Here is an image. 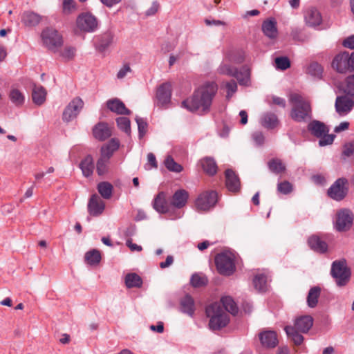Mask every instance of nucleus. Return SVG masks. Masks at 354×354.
Listing matches in <instances>:
<instances>
[{
    "label": "nucleus",
    "mask_w": 354,
    "mask_h": 354,
    "mask_svg": "<svg viewBox=\"0 0 354 354\" xmlns=\"http://www.w3.org/2000/svg\"><path fill=\"white\" fill-rule=\"evenodd\" d=\"M308 243L310 248L317 252L324 253L327 251V243L316 235L310 236Z\"/></svg>",
    "instance_id": "b1692460"
},
{
    "label": "nucleus",
    "mask_w": 354,
    "mask_h": 354,
    "mask_svg": "<svg viewBox=\"0 0 354 354\" xmlns=\"http://www.w3.org/2000/svg\"><path fill=\"white\" fill-rule=\"evenodd\" d=\"M279 121L277 116L273 113H266L261 118V125L268 129H274L278 126Z\"/></svg>",
    "instance_id": "bb28decb"
},
{
    "label": "nucleus",
    "mask_w": 354,
    "mask_h": 354,
    "mask_svg": "<svg viewBox=\"0 0 354 354\" xmlns=\"http://www.w3.org/2000/svg\"><path fill=\"white\" fill-rule=\"evenodd\" d=\"M330 273L338 286H346L351 274V270L344 259L335 261L332 263Z\"/></svg>",
    "instance_id": "20e7f679"
},
{
    "label": "nucleus",
    "mask_w": 354,
    "mask_h": 354,
    "mask_svg": "<svg viewBox=\"0 0 354 354\" xmlns=\"http://www.w3.org/2000/svg\"><path fill=\"white\" fill-rule=\"evenodd\" d=\"M96 17L90 12L80 14L76 20L77 28L83 32H90L95 31L97 28Z\"/></svg>",
    "instance_id": "1a4fd4ad"
},
{
    "label": "nucleus",
    "mask_w": 354,
    "mask_h": 354,
    "mask_svg": "<svg viewBox=\"0 0 354 354\" xmlns=\"http://www.w3.org/2000/svg\"><path fill=\"white\" fill-rule=\"evenodd\" d=\"M189 197L188 192L185 189H178L173 194L170 198L171 207L181 209L185 206Z\"/></svg>",
    "instance_id": "dca6fc26"
},
{
    "label": "nucleus",
    "mask_w": 354,
    "mask_h": 354,
    "mask_svg": "<svg viewBox=\"0 0 354 354\" xmlns=\"http://www.w3.org/2000/svg\"><path fill=\"white\" fill-rule=\"evenodd\" d=\"M319 138L320 140L319 141V145L320 146H326L333 143L335 138V136L333 134H328L327 133L323 135L322 137Z\"/></svg>",
    "instance_id": "6e6d98bb"
},
{
    "label": "nucleus",
    "mask_w": 354,
    "mask_h": 354,
    "mask_svg": "<svg viewBox=\"0 0 354 354\" xmlns=\"http://www.w3.org/2000/svg\"><path fill=\"white\" fill-rule=\"evenodd\" d=\"M41 38L44 46L54 53L57 52L63 44L62 37L53 28L44 30Z\"/></svg>",
    "instance_id": "423d86ee"
},
{
    "label": "nucleus",
    "mask_w": 354,
    "mask_h": 354,
    "mask_svg": "<svg viewBox=\"0 0 354 354\" xmlns=\"http://www.w3.org/2000/svg\"><path fill=\"white\" fill-rule=\"evenodd\" d=\"M75 54V49L73 47L66 46L62 51H60V56L66 59L69 60L74 57Z\"/></svg>",
    "instance_id": "603ef678"
},
{
    "label": "nucleus",
    "mask_w": 354,
    "mask_h": 354,
    "mask_svg": "<svg viewBox=\"0 0 354 354\" xmlns=\"http://www.w3.org/2000/svg\"><path fill=\"white\" fill-rule=\"evenodd\" d=\"M218 72L223 75L236 77L240 84L244 83V80H241L239 77L241 73L238 71L237 68L227 64L223 63L218 68Z\"/></svg>",
    "instance_id": "c85d7f7f"
},
{
    "label": "nucleus",
    "mask_w": 354,
    "mask_h": 354,
    "mask_svg": "<svg viewBox=\"0 0 354 354\" xmlns=\"http://www.w3.org/2000/svg\"><path fill=\"white\" fill-rule=\"evenodd\" d=\"M285 330L287 335L292 338L296 345H300L302 343L304 337L298 333L299 331L295 328L287 326L285 328Z\"/></svg>",
    "instance_id": "e433bc0d"
},
{
    "label": "nucleus",
    "mask_w": 354,
    "mask_h": 354,
    "mask_svg": "<svg viewBox=\"0 0 354 354\" xmlns=\"http://www.w3.org/2000/svg\"><path fill=\"white\" fill-rule=\"evenodd\" d=\"M159 8V3L158 2H153L151 7L147 10L146 14L147 15H153L158 12Z\"/></svg>",
    "instance_id": "69168bd1"
},
{
    "label": "nucleus",
    "mask_w": 354,
    "mask_h": 354,
    "mask_svg": "<svg viewBox=\"0 0 354 354\" xmlns=\"http://www.w3.org/2000/svg\"><path fill=\"white\" fill-rule=\"evenodd\" d=\"M217 89L215 83H207L195 91L192 97L184 100L182 106L190 111H207L209 109Z\"/></svg>",
    "instance_id": "f03ea898"
},
{
    "label": "nucleus",
    "mask_w": 354,
    "mask_h": 354,
    "mask_svg": "<svg viewBox=\"0 0 354 354\" xmlns=\"http://www.w3.org/2000/svg\"><path fill=\"white\" fill-rule=\"evenodd\" d=\"M261 344L266 348H274L278 344L277 333L273 330H266L259 335Z\"/></svg>",
    "instance_id": "6ab92c4d"
},
{
    "label": "nucleus",
    "mask_w": 354,
    "mask_h": 354,
    "mask_svg": "<svg viewBox=\"0 0 354 354\" xmlns=\"http://www.w3.org/2000/svg\"><path fill=\"white\" fill-rule=\"evenodd\" d=\"M253 139L257 145H262L264 142V136L261 132H255L253 134Z\"/></svg>",
    "instance_id": "338daca9"
},
{
    "label": "nucleus",
    "mask_w": 354,
    "mask_h": 354,
    "mask_svg": "<svg viewBox=\"0 0 354 354\" xmlns=\"http://www.w3.org/2000/svg\"><path fill=\"white\" fill-rule=\"evenodd\" d=\"M109 161L104 158L100 157L97 162L96 170L97 174L101 176L107 171V166Z\"/></svg>",
    "instance_id": "8fccbe9b"
},
{
    "label": "nucleus",
    "mask_w": 354,
    "mask_h": 354,
    "mask_svg": "<svg viewBox=\"0 0 354 354\" xmlns=\"http://www.w3.org/2000/svg\"><path fill=\"white\" fill-rule=\"evenodd\" d=\"M292 185L287 180H284L277 185V191L283 194H288L292 192Z\"/></svg>",
    "instance_id": "3c124183"
},
{
    "label": "nucleus",
    "mask_w": 354,
    "mask_h": 354,
    "mask_svg": "<svg viewBox=\"0 0 354 354\" xmlns=\"http://www.w3.org/2000/svg\"><path fill=\"white\" fill-rule=\"evenodd\" d=\"M84 106V102L80 97L73 98L65 108L62 119L65 122H70L75 119Z\"/></svg>",
    "instance_id": "9b49d317"
},
{
    "label": "nucleus",
    "mask_w": 354,
    "mask_h": 354,
    "mask_svg": "<svg viewBox=\"0 0 354 354\" xmlns=\"http://www.w3.org/2000/svg\"><path fill=\"white\" fill-rule=\"evenodd\" d=\"M80 168L84 176H89L94 169L93 159L91 156H87L80 163Z\"/></svg>",
    "instance_id": "473e14b6"
},
{
    "label": "nucleus",
    "mask_w": 354,
    "mask_h": 354,
    "mask_svg": "<svg viewBox=\"0 0 354 354\" xmlns=\"http://www.w3.org/2000/svg\"><path fill=\"white\" fill-rule=\"evenodd\" d=\"M203 171L209 176L214 175L217 171V165L212 158L206 157L201 160Z\"/></svg>",
    "instance_id": "c756f323"
},
{
    "label": "nucleus",
    "mask_w": 354,
    "mask_h": 354,
    "mask_svg": "<svg viewBox=\"0 0 354 354\" xmlns=\"http://www.w3.org/2000/svg\"><path fill=\"white\" fill-rule=\"evenodd\" d=\"M217 198V193L214 191L204 192L196 200V207L199 210H209L216 205Z\"/></svg>",
    "instance_id": "9d476101"
},
{
    "label": "nucleus",
    "mask_w": 354,
    "mask_h": 354,
    "mask_svg": "<svg viewBox=\"0 0 354 354\" xmlns=\"http://www.w3.org/2000/svg\"><path fill=\"white\" fill-rule=\"evenodd\" d=\"M215 263L218 272L229 276L235 270L234 256L230 253L223 252L215 257Z\"/></svg>",
    "instance_id": "0eeeda50"
},
{
    "label": "nucleus",
    "mask_w": 354,
    "mask_h": 354,
    "mask_svg": "<svg viewBox=\"0 0 354 354\" xmlns=\"http://www.w3.org/2000/svg\"><path fill=\"white\" fill-rule=\"evenodd\" d=\"M348 182L345 178H339L328 189V195L332 199L340 201L347 195Z\"/></svg>",
    "instance_id": "6e6552de"
},
{
    "label": "nucleus",
    "mask_w": 354,
    "mask_h": 354,
    "mask_svg": "<svg viewBox=\"0 0 354 354\" xmlns=\"http://www.w3.org/2000/svg\"><path fill=\"white\" fill-rule=\"evenodd\" d=\"M131 69L129 64H124L118 71L117 74V77L118 79H123L128 73H130Z\"/></svg>",
    "instance_id": "bf43d9fd"
},
{
    "label": "nucleus",
    "mask_w": 354,
    "mask_h": 354,
    "mask_svg": "<svg viewBox=\"0 0 354 354\" xmlns=\"http://www.w3.org/2000/svg\"><path fill=\"white\" fill-rule=\"evenodd\" d=\"M141 277L136 273H130L125 277V284L127 288H139L142 286Z\"/></svg>",
    "instance_id": "72a5a7b5"
},
{
    "label": "nucleus",
    "mask_w": 354,
    "mask_h": 354,
    "mask_svg": "<svg viewBox=\"0 0 354 354\" xmlns=\"http://www.w3.org/2000/svg\"><path fill=\"white\" fill-rule=\"evenodd\" d=\"M313 324V317L309 315H305L296 319L294 328L301 333H307L312 327Z\"/></svg>",
    "instance_id": "4be33fe9"
},
{
    "label": "nucleus",
    "mask_w": 354,
    "mask_h": 354,
    "mask_svg": "<svg viewBox=\"0 0 354 354\" xmlns=\"http://www.w3.org/2000/svg\"><path fill=\"white\" fill-rule=\"evenodd\" d=\"M113 151H111L110 149L106 147L105 145H104L101 148V154L100 157L104 158L109 161L111 157L113 156Z\"/></svg>",
    "instance_id": "052dcab7"
},
{
    "label": "nucleus",
    "mask_w": 354,
    "mask_h": 354,
    "mask_svg": "<svg viewBox=\"0 0 354 354\" xmlns=\"http://www.w3.org/2000/svg\"><path fill=\"white\" fill-rule=\"evenodd\" d=\"M332 66L337 72L344 73L354 71V52L349 54L343 52L337 55L332 62Z\"/></svg>",
    "instance_id": "39448f33"
},
{
    "label": "nucleus",
    "mask_w": 354,
    "mask_h": 354,
    "mask_svg": "<svg viewBox=\"0 0 354 354\" xmlns=\"http://www.w3.org/2000/svg\"><path fill=\"white\" fill-rule=\"evenodd\" d=\"M206 315L209 318V326L212 330H219L230 322L227 312L235 315L238 313V307L232 297L226 296L206 308Z\"/></svg>",
    "instance_id": "f257e3e1"
},
{
    "label": "nucleus",
    "mask_w": 354,
    "mask_h": 354,
    "mask_svg": "<svg viewBox=\"0 0 354 354\" xmlns=\"http://www.w3.org/2000/svg\"><path fill=\"white\" fill-rule=\"evenodd\" d=\"M305 21L309 26H316L321 24L322 17L317 9L311 8L306 11Z\"/></svg>",
    "instance_id": "5701e85b"
},
{
    "label": "nucleus",
    "mask_w": 354,
    "mask_h": 354,
    "mask_svg": "<svg viewBox=\"0 0 354 354\" xmlns=\"http://www.w3.org/2000/svg\"><path fill=\"white\" fill-rule=\"evenodd\" d=\"M310 133L317 138H322L323 135L328 133V128L322 122L314 120L309 123L308 126Z\"/></svg>",
    "instance_id": "393cba45"
},
{
    "label": "nucleus",
    "mask_w": 354,
    "mask_h": 354,
    "mask_svg": "<svg viewBox=\"0 0 354 354\" xmlns=\"http://www.w3.org/2000/svg\"><path fill=\"white\" fill-rule=\"evenodd\" d=\"M277 68L284 71L290 66V62L287 57H278L274 59Z\"/></svg>",
    "instance_id": "de8ad7c7"
},
{
    "label": "nucleus",
    "mask_w": 354,
    "mask_h": 354,
    "mask_svg": "<svg viewBox=\"0 0 354 354\" xmlns=\"http://www.w3.org/2000/svg\"><path fill=\"white\" fill-rule=\"evenodd\" d=\"M118 128L124 131L127 135L131 133V122L129 118L126 117H119L116 120Z\"/></svg>",
    "instance_id": "37998d69"
},
{
    "label": "nucleus",
    "mask_w": 354,
    "mask_h": 354,
    "mask_svg": "<svg viewBox=\"0 0 354 354\" xmlns=\"http://www.w3.org/2000/svg\"><path fill=\"white\" fill-rule=\"evenodd\" d=\"M225 185L227 189L232 192H238L240 190L239 178L232 169L225 171Z\"/></svg>",
    "instance_id": "a211bd4d"
},
{
    "label": "nucleus",
    "mask_w": 354,
    "mask_h": 354,
    "mask_svg": "<svg viewBox=\"0 0 354 354\" xmlns=\"http://www.w3.org/2000/svg\"><path fill=\"white\" fill-rule=\"evenodd\" d=\"M97 190L100 195L105 199H109L112 196L113 186L107 182L100 183Z\"/></svg>",
    "instance_id": "c9c22d12"
},
{
    "label": "nucleus",
    "mask_w": 354,
    "mask_h": 354,
    "mask_svg": "<svg viewBox=\"0 0 354 354\" xmlns=\"http://www.w3.org/2000/svg\"><path fill=\"white\" fill-rule=\"evenodd\" d=\"M320 291L319 287H313L310 289L307 297V303L309 307L314 308L317 306Z\"/></svg>",
    "instance_id": "f704fd0d"
},
{
    "label": "nucleus",
    "mask_w": 354,
    "mask_h": 354,
    "mask_svg": "<svg viewBox=\"0 0 354 354\" xmlns=\"http://www.w3.org/2000/svg\"><path fill=\"white\" fill-rule=\"evenodd\" d=\"M171 85L169 82L161 84L157 89L156 98L159 106H164L170 102Z\"/></svg>",
    "instance_id": "4468645a"
},
{
    "label": "nucleus",
    "mask_w": 354,
    "mask_h": 354,
    "mask_svg": "<svg viewBox=\"0 0 354 354\" xmlns=\"http://www.w3.org/2000/svg\"><path fill=\"white\" fill-rule=\"evenodd\" d=\"M354 106V101L347 96L337 97L335 101L337 112L340 115H346L351 111Z\"/></svg>",
    "instance_id": "2eb2a0df"
},
{
    "label": "nucleus",
    "mask_w": 354,
    "mask_h": 354,
    "mask_svg": "<svg viewBox=\"0 0 354 354\" xmlns=\"http://www.w3.org/2000/svg\"><path fill=\"white\" fill-rule=\"evenodd\" d=\"M46 91L43 86H34L32 92V98L35 104L41 105L46 100Z\"/></svg>",
    "instance_id": "7c9ffc66"
},
{
    "label": "nucleus",
    "mask_w": 354,
    "mask_h": 354,
    "mask_svg": "<svg viewBox=\"0 0 354 354\" xmlns=\"http://www.w3.org/2000/svg\"><path fill=\"white\" fill-rule=\"evenodd\" d=\"M106 107L111 112L120 115H129L131 111L128 109L125 104L118 98H113L106 101Z\"/></svg>",
    "instance_id": "f3484780"
},
{
    "label": "nucleus",
    "mask_w": 354,
    "mask_h": 354,
    "mask_svg": "<svg viewBox=\"0 0 354 354\" xmlns=\"http://www.w3.org/2000/svg\"><path fill=\"white\" fill-rule=\"evenodd\" d=\"M85 261L89 265H96L99 263L101 260V254L100 251L97 250H92L88 251L85 254Z\"/></svg>",
    "instance_id": "58836bf2"
},
{
    "label": "nucleus",
    "mask_w": 354,
    "mask_h": 354,
    "mask_svg": "<svg viewBox=\"0 0 354 354\" xmlns=\"http://www.w3.org/2000/svg\"><path fill=\"white\" fill-rule=\"evenodd\" d=\"M180 308L182 312L192 316L195 310L193 298L189 295H186L183 297L180 301Z\"/></svg>",
    "instance_id": "2f4dec72"
},
{
    "label": "nucleus",
    "mask_w": 354,
    "mask_h": 354,
    "mask_svg": "<svg viewBox=\"0 0 354 354\" xmlns=\"http://www.w3.org/2000/svg\"><path fill=\"white\" fill-rule=\"evenodd\" d=\"M262 30L269 38L274 39L277 36V23L274 20H267L263 23Z\"/></svg>",
    "instance_id": "cd10ccee"
},
{
    "label": "nucleus",
    "mask_w": 354,
    "mask_h": 354,
    "mask_svg": "<svg viewBox=\"0 0 354 354\" xmlns=\"http://www.w3.org/2000/svg\"><path fill=\"white\" fill-rule=\"evenodd\" d=\"M10 99L12 103L17 106H20L24 102V96L22 93L17 88H12L10 95Z\"/></svg>",
    "instance_id": "a19ab883"
},
{
    "label": "nucleus",
    "mask_w": 354,
    "mask_h": 354,
    "mask_svg": "<svg viewBox=\"0 0 354 354\" xmlns=\"http://www.w3.org/2000/svg\"><path fill=\"white\" fill-rule=\"evenodd\" d=\"M105 208V203L96 194L91 196L88 203V212L93 216L102 214Z\"/></svg>",
    "instance_id": "ddd939ff"
},
{
    "label": "nucleus",
    "mask_w": 354,
    "mask_h": 354,
    "mask_svg": "<svg viewBox=\"0 0 354 354\" xmlns=\"http://www.w3.org/2000/svg\"><path fill=\"white\" fill-rule=\"evenodd\" d=\"M113 37L110 34L104 35L97 44V49L101 52L105 50L111 45Z\"/></svg>",
    "instance_id": "49530a36"
},
{
    "label": "nucleus",
    "mask_w": 354,
    "mask_h": 354,
    "mask_svg": "<svg viewBox=\"0 0 354 354\" xmlns=\"http://www.w3.org/2000/svg\"><path fill=\"white\" fill-rule=\"evenodd\" d=\"M105 146L114 152L119 148L120 142L118 140L113 138Z\"/></svg>",
    "instance_id": "680f3d73"
},
{
    "label": "nucleus",
    "mask_w": 354,
    "mask_h": 354,
    "mask_svg": "<svg viewBox=\"0 0 354 354\" xmlns=\"http://www.w3.org/2000/svg\"><path fill=\"white\" fill-rule=\"evenodd\" d=\"M41 17L32 11H26L22 14L21 21L26 26H35L41 21Z\"/></svg>",
    "instance_id": "a878e982"
},
{
    "label": "nucleus",
    "mask_w": 354,
    "mask_h": 354,
    "mask_svg": "<svg viewBox=\"0 0 354 354\" xmlns=\"http://www.w3.org/2000/svg\"><path fill=\"white\" fill-rule=\"evenodd\" d=\"M339 88L347 95L354 96V75L348 77L345 80V85H341Z\"/></svg>",
    "instance_id": "ea45409f"
},
{
    "label": "nucleus",
    "mask_w": 354,
    "mask_h": 354,
    "mask_svg": "<svg viewBox=\"0 0 354 354\" xmlns=\"http://www.w3.org/2000/svg\"><path fill=\"white\" fill-rule=\"evenodd\" d=\"M147 161H148V165H149L151 166V167L157 168V167H158L157 161H156V156L153 153H148Z\"/></svg>",
    "instance_id": "0e129e2a"
},
{
    "label": "nucleus",
    "mask_w": 354,
    "mask_h": 354,
    "mask_svg": "<svg viewBox=\"0 0 354 354\" xmlns=\"http://www.w3.org/2000/svg\"><path fill=\"white\" fill-rule=\"evenodd\" d=\"M354 153V142L346 144L344 146L343 154L346 156H351Z\"/></svg>",
    "instance_id": "13d9d810"
},
{
    "label": "nucleus",
    "mask_w": 354,
    "mask_h": 354,
    "mask_svg": "<svg viewBox=\"0 0 354 354\" xmlns=\"http://www.w3.org/2000/svg\"><path fill=\"white\" fill-rule=\"evenodd\" d=\"M225 87L227 88V97L230 98L233 93L236 91L237 84L234 80H231L228 82H226Z\"/></svg>",
    "instance_id": "5fc2aeb1"
},
{
    "label": "nucleus",
    "mask_w": 354,
    "mask_h": 354,
    "mask_svg": "<svg viewBox=\"0 0 354 354\" xmlns=\"http://www.w3.org/2000/svg\"><path fill=\"white\" fill-rule=\"evenodd\" d=\"M153 208L159 213L166 214L170 212V202L166 200L165 194L162 192L158 194L153 201Z\"/></svg>",
    "instance_id": "aec40b11"
},
{
    "label": "nucleus",
    "mask_w": 354,
    "mask_h": 354,
    "mask_svg": "<svg viewBox=\"0 0 354 354\" xmlns=\"http://www.w3.org/2000/svg\"><path fill=\"white\" fill-rule=\"evenodd\" d=\"M191 283L194 287H201L207 283V279L205 276L195 274L192 277Z\"/></svg>",
    "instance_id": "09e8293b"
},
{
    "label": "nucleus",
    "mask_w": 354,
    "mask_h": 354,
    "mask_svg": "<svg viewBox=\"0 0 354 354\" xmlns=\"http://www.w3.org/2000/svg\"><path fill=\"white\" fill-rule=\"evenodd\" d=\"M253 283L255 288L259 291L266 290L267 277L265 274H261L255 276Z\"/></svg>",
    "instance_id": "79ce46f5"
},
{
    "label": "nucleus",
    "mask_w": 354,
    "mask_h": 354,
    "mask_svg": "<svg viewBox=\"0 0 354 354\" xmlns=\"http://www.w3.org/2000/svg\"><path fill=\"white\" fill-rule=\"evenodd\" d=\"M343 45L346 48L354 49V35L346 38L343 41Z\"/></svg>",
    "instance_id": "e2e57ef3"
},
{
    "label": "nucleus",
    "mask_w": 354,
    "mask_h": 354,
    "mask_svg": "<svg viewBox=\"0 0 354 354\" xmlns=\"http://www.w3.org/2000/svg\"><path fill=\"white\" fill-rule=\"evenodd\" d=\"M322 66L317 62L310 64L307 68L308 74L317 78H320L322 77Z\"/></svg>",
    "instance_id": "c03bdc74"
},
{
    "label": "nucleus",
    "mask_w": 354,
    "mask_h": 354,
    "mask_svg": "<svg viewBox=\"0 0 354 354\" xmlns=\"http://www.w3.org/2000/svg\"><path fill=\"white\" fill-rule=\"evenodd\" d=\"M136 120L138 127L139 136L140 137H142L147 131V124L142 118H137Z\"/></svg>",
    "instance_id": "4d7b16f0"
},
{
    "label": "nucleus",
    "mask_w": 354,
    "mask_h": 354,
    "mask_svg": "<svg viewBox=\"0 0 354 354\" xmlns=\"http://www.w3.org/2000/svg\"><path fill=\"white\" fill-rule=\"evenodd\" d=\"M268 167L271 171L279 174L286 171V165L279 159H272L268 162Z\"/></svg>",
    "instance_id": "4c0bfd02"
},
{
    "label": "nucleus",
    "mask_w": 354,
    "mask_h": 354,
    "mask_svg": "<svg viewBox=\"0 0 354 354\" xmlns=\"http://www.w3.org/2000/svg\"><path fill=\"white\" fill-rule=\"evenodd\" d=\"M165 165L167 169L171 171L180 172L183 170V167L176 162L170 156H168L165 160Z\"/></svg>",
    "instance_id": "a18cd8bd"
},
{
    "label": "nucleus",
    "mask_w": 354,
    "mask_h": 354,
    "mask_svg": "<svg viewBox=\"0 0 354 354\" xmlns=\"http://www.w3.org/2000/svg\"><path fill=\"white\" fill-rule=\"evenodd\" d=\"M348 127H349V122H342L335 128V132L339 133L342 131H345L348 129Z\"/></svg>",
    "instance_id": "774afa93"
},
{
    "label": "nucleus",
    "mask_w": 354,
    "mask_h": 354,
    "mask_svg": "<svg viewBox=\"0 0 354 354\" xmlns=\"http://www.w3.org/2000/svg\"><path fill=\"white\" fill-rule=\"evenodd\" d=\"M93 136L99 140H104L111 136V131L104 122L97 124L93 129Z\"/></svg>",
    "instance_id": "412c9836"
},
{
    "label": "nucleus",
    "mask_w": 354,
    "mask_h": 354,
    "mask_svg": "<svg viewBox=\"0 0 354 354\" xmlns=\"http://www.w3.org/2000/svg\"><path fill=\"white\" fill-rule=\"evenodd\" d=\"M75 10V2L74 0L63 1V12L65 14H70Z\"/></svg>",
    "instance_id": "864d4df0"
},
{
    "label": "nucleus",
    "mask_w": 354,
    "mask_h": 354,
    "mask_svg": "<svg viewBox=\"0 0 354 354\" xmlns=\"http://www.w3.org/2000/svg\"><path fill=\"white\" fill-rule=\"evenodd\" d=\"M290 102L292 104L290 117L296 122H305L312 117L310 103L303 96L298 93L290 95Z\"/></svg>",
    "instance_id": "7ed1b4c3"
},
{
    "label": "nucleus",
    "mask_w": 354,
    "mask_h": 354,
    "mask_svg": "<svg viewBox=\"0 0 354 354\" xmlns=\"http://www.w3.org/2000/svg\"><path fill=\"white\" fill-rule=\"evenodd\" d=\"M353 214L349 209H344L337 214L336 229L339 232L348 230L353 224Z\"/></svg>",
    "instance_id": "f8f14e48"
}]
</instances>
